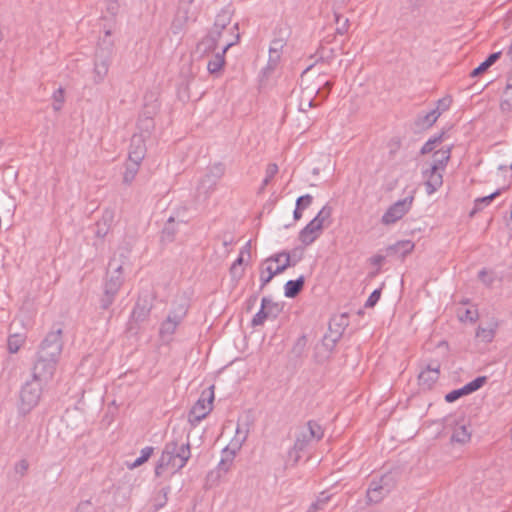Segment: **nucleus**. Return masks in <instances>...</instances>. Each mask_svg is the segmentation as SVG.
I'll return each mask as SVG.
<instances>
[{
    "label": "nucleus",
    "instance_id": "nucleus-57",
    "mask_svg": "<svg viewBox=\"0 0 512 512\" xmlns=\"http://www.w3.org/2000/svg\"><path fill=\"white\" fill-rule=\"evenodd\" d=\"M238 30V23H234L231 27H229V29L225 30V36L222 37L224 43L226 44L228 39H233L234 34L238 33L240 35Z\"/></svg>",
    "mask_w": 512,
    "mask_h": 512
},
{
    "label": "nucleus",
    "instance_id": "nucleus-56",
    "mask_svg": "<svg viewBox=\"0 0 512 512\" xmlns=\"http://www.w3.org/2000/svg\"><path fill=\"white\" fill-rule=\"evenodd\" d=\"M113 220H114V213H113V211L105 210L103 215H102V218L98 222L102 223L103 225L105 224V226L110 228Z\"/></svg>",
    "mask_w": 512,
    "mask_h": 512
},
{
    "label": "nucleus",
    "instance_id": "nucleus-27",
    "mask_svg": "<svg viewBox=\"0 0 512 512\" xmlns=\"http://www.w3.org/2000/svg\"><path fill=\"white\" fill-rule=\"evenodd\" d=\"M414 246L415 245L412 241L402 240L390 246L388 250L392 253L399 254L401 257H405L407 254L413 251Z\"/></svg>",
    "mask_w": 512,
    "mask_h": 512
},
{
    "label": "nucleus",
    "instance_id": "nucleus-30",
    "mask_svg": "<svg viewBox=\"0 0 512 512\" xmlns=\"http://www.w3.org/2000/svg\"><path fill=\"white\" fill-rule=\"evenodd\" d=\"M231 19H232V12H231V10L228 9V8L222 9L217 14L213 26L225 31V30L229 29L228 26L231 23Z\"/></svg>",
    "mask_w": 512,
    "mask_h": 512
},
{
    "label": "nucleus",
    "instance_id": "nucleus-19",
    "mask_svg": "<svg viewBox=\"0 0 512 512\" xmlns=\"http://www.w3.org/2000/svg\"><path fill=\"white\" fill-rule=\"evenodd\" d=\"M111 36V31L106 30L98 42V47L95 54L113 58L114 41L112 40Z\"/></svg>",
    "mask_w": 512,
    "mask_h": 512
},
{
    "label": "nucleus",
    "instance_id": "nucleus-13",
    "mask_svg": "<svg viewBox=\"0 0 512 512\" xmlns=\"http://www.w3.org/2000/svg\"><path fill=\"white\" fill-rule=\"evenodd\" d=\"M240 35L234 34L233 39H228L221 52L215 53L207 63V70L212 75H217L225 65V54L230 47L237 44Z\"/></svg>",
    "mask_w": 512,
    "mask_h": 512
},
{
    "label": "nucleus",
    "instance_id": "nucleus-54",
    "mask_svg": "<svg viewBox=\"0 0 512 512\" xmlns=\"http://www.w3.org/2000/svg\"><path fill=\"white\" fill-rule=\"evenodd\" d=\"M312 200H313V197L310 194H306V195L300 196L296 200V205L304 210L311 205Z\"/></svg>",
    "mask_w": 512,
    "mask_h": 512
},
{
    "label": "nucleus",
    "instance_id": "nucleus-26",
    "mask_svg": "<svg viewBox=\"0 0 512 512\" xmlns=\"http://www.w3.org/2000/svg\"><path fill=\"white\" fill-rule=\"evenodd\" d=\"M502 52H494L490 54L487 59L482 62L478 67L472 70L470 73L471 77H477L480 74L484 73L489 67H491L498 59H500Z\"/></svg>",
    "mask_w": 512,
    "mask_h": 512
},
{
    "label": "nucleus",
    "instance_id": "nucleus-5",
    "mask_svg": "<svg viewBox=\"0 0 512 512\" xmlns=\"http://www.w3.org/2000/svg\"><path fill=\"white\" fill-rule=\"evenodd\" d=\"M281 258H284V262L282 266H277L276 269H273L270 265L267 267H262L260 271V288L263 289L272 279L275 275H278L282 272H284L288 267L295 266L300 260L301 256H299L298 259L291 262L290 253L288 252H280L278 254H275L271 257H269L265 262H280Z\"/></svg>",
    "mask_w": 512,
    "mask_h": 512
},
{
    "label": "nucleus",
    "instance_id": "nucleus-3",
    "mask_svg": "<svg viewBox=\"0 0 512 512\" xmlns=\"http://www.w3.org/2000/svg\"><path fill=\"white\" fill-rule=\"evenodd\" d=\"M42 384L43 382L32 378L22 386L18 406L21 415H27L38 405L42 394Z\"/></svg>",
    "mask_w": 512,
    "mask_h": 512
},
{
    "label": "nucleus",
    "instance_id": "nucleus-53",
    "mask_svg": "<svg viewBox=\"0 0 512 512\" xmlns=\"http://www.w3.org/2000/svg\"><path fill=\"white\" fill-rule=\"evenodd\" d=\"M319 85L320 89H321V94L319 96L322 97V99H326L328 97V94L331 90V88L333 87V83L331 81H325V82H320L318 81L315 85V87Z\"/></svg>",
    "mask_w": 512,
    "mask_h": 512
},
{
    "label": "nucleus",
    "instance_id": "nucleus-10",
    "mask_svg": "<svg viewBox=\"0 0 512 512\" xmlns=\"http://www.w3.org/2000/svg\"><path fill=\"white\" fill-rule=\"evenodd\" d=\"M414 194L415 191H412L410 195L392 204L383 214L381 222L384 225H392L398 220L402 219L403 216L406 215L412 207L414 202Z\"/></svg>",
    "mask_w": 512,
    "mask_h": 512
},
{
    "label": "nucleus",
    "instance_id": "nucleus-41",
    "mask_svg": "<svg viewBox=\"0 0 512 512\" xmlns=\"http://www.w3.org/2000/svg\"><path fill=\"white\" fill-rule=\"evenodd\" d=\"M174 218L170 217L162 230V238L167 241H172L175 235Z\"/></svg>",
    "mask_w": 512,
    "mask_h": 512
},
{
    "label": "nucleus",
    "instance_id": "nucleus-18",
    "mask_svg": "<svg viewBox=\"0 0 512 512\" xmlns=\"http://www.w3.org/2000/svg\"><path fill=\"white\" fill-rule=\"evenodd\" d=\"M322 229H319L316 221H310L300 232L299 240L303 245L308 246L312 244L321 234Z\"/></svg>",
    "mask_w": 512,
    "mask_h": 512
},
{
    "label": "nucleus",
    "instance_id": "nucleus-43",
    "mask_svg": "<svg viewBox=\"0 0 512 512\" xmlns=\"http://www.w3.org/2000/svg\"><path fill=\"white\" fill-rule=\"evenodd\" d=\"M278 173V166L275 163H270L266 168V176L262 182L260 187V192L265 189V187L269 184L272 178Z\"/></svg>",
    "mask_w": 512,
    "mask_h": 512
},
{
    "label": "nucleus",
    "instance_id": "nucleus-59",
    "mask_svg": "<svg viewBox=\"0 0 512 512\" xmlns=\"http://www.w3.org/2000/svg\"><path fill=\"white\" fill-rule=\"evenodd\" d=\"M109 227L105 226V224L103 225L102 223L100 222H97L96 223V230H95V235L98 237V238H104L108 232H109Z\"/></svg>",
    "mask_w": 512,
    "mask_h": 512
},
{
    "label": "nucleus",
    "instance_id": "nucleus-58",
    "mask_svg": "<svg viewBox=\"0 0 512 512\" xmlns=\"http://www.w3.org/2000/svg\"><path fill=\"white\" fill-rule=\"evenodd\" d=\"M185 24L186 23H183L181 17L179 15H176L171 25L173 33L178 34L179 32H181Z\"/></svg>",
    "mask_w": 512,
    "mask_h": 512
},
{
    "label": "nucleus",
    "instance_id": "nucleus-37",
    "mask_svg": "<svg viewBox=\"0 0 512 512\" xmlns=\"http://www.w3.org/2000/svg\"><path fill=\"white\" fill-rule=\"evenodd\" d=\"M331 213L332 208L329 205H325L311 221H316V224H318L319 229L323 230L324 223L326 220L330 218Z\"/></svg>",
    "mask_w": 512,
    "mask_h": 512
},
{
    "label": "nucleus",
    "instance_id": "nucleus-49",
    "mask_svg": "<svg viewBox=\"0 0 512 512\" xmlns=\"http://www.w3.org/2000/svg\"><path fill=\"white\" fill-rule=\"evenodd\" d=\"M29 469V463L26 459H21L14 465V471L19 476L23 477Z\"/></svg>",
    "mask_w": 512,
    "mask_h": 512
},
{
    "label": "nucleus",
    "instance_id": "nucleus-63",
    "mask_svg": "<svg viewBox=\"0 0 512 512\" xmlns=\"http://www.w3.org/2000/svg\"><path fill=\"white\" fill-rule=\"evenodd\" d=\"M177 15H179V16L181 17V19H182L183 23H187L189 20H192V21H194V20H195V18H194V17H192V16H190V15H189V13H188V10H187V9H186V10H183V11H182L181 9H179V11H178Z\"/></svg>",
    "mask_w": 512,
    "mask_h": 512
},
{
    "label": "nucleus",
    "instance_id": "nucleus-11",
    "mask_svg": "<svg viewBox=\"0 0 512 512\" xmlns=\"http://www.w3.org/2000/svg\"><path fill=\"white\" fill-rule=\"evenodd\" d=\"M57 363L55 360L37 355L33 366L32 378L43 383L48 382L54 375Z\"/></svg>",
    "mask_w": 512,
    "mask_h": 512
},
{
    "label": "nucleus",
    "instance_id": "nucleus-39",
    "mask_svg": "<svg viewBox=\"0 0 512 512\" xmlns=\"http://www.w3.org/2000/svg\"><path fill=\"white\" fill-rule=\"evenodd\" d=\"M486 382H487L486 376H479V377L475 378L474 380H472L471 382L464 385V387H465L467 393L471 394V393L477 391L478 389H480Z\"/></svg>",
    "mask_w": 512,
    "mask_h": 512
},
{
    "label": "nucleus",
    "instance_id": "nucleus-48",
    "mask_svg": "<svg viewBox=\"0 0 512 512\" xmlns=\"http://www.w3.org/2000/svg\"><path fill=\"white\" fill-rule=\"evenodd\" d=\"M278 64H272L269 60L267 61L266 66L261 71V83H263L265 80H268V78L274 73L276 70Z\"/></svg>",
    "mask_w": 512,
    "mask_h": 512
},
{
    "label": "nucleus",
    "instance_id": "nucleus-52",
    "mask_svg": "<svg viewBox=\"0 0 512 512\" xmlns=\"http://www.w3.org/2000/svg\"><path fill=\"white\" fill-rule=\"evenodd\" d=\"M329 500V496H325V497H319L315 502H313L309 509H308V512H316L317 510H320V509H323L324 505L328 502Z\"/></svg>",
    "mask_w": 512,
    "mask_h": 512
},
{
    "label": "nucleus",
    "instance_id": "nucleus-23",
    "mask_svg": "<svg viewBox=\"0 0 512 512\" xmlns=\"http://www.w3.org/2000/svg\"><path fill=\"white\" fill-rule=\"evenodd\" d=\"M498 328L497 322H490L487 327L479 326L476 330V337L484 343H490L493 341L496 330Z\"/></svg>",
    "mask_w": 512,
    "mask_h": 512
},
{
    "label": "nucleus",
    "instance_id": "nucleus-2",
    "mask_svg": "<svg viewBox=\"0 0 512 512\" xmlns=\"http://www.w3.org/2000/svg\"><path fill=\"white\" fill-rule=\"evenodd\" d=\"M129 265L128 252H121L118 257L114 255L110 259L104 282V292L100 299L102 309H108L114 302L124 281L123 271Z\"/></svg>",
    "mask_w": 512,
    "mask_h": 512
},
{
    "label": "nucleus",
    "instance_id": "nucleus-40",
    "mask_svg": "<svg viewBox=\"0 0 512 512\" xmlns=\"http://www.w3.org/2000/svg\"><path fill=\"white\" fill-rule=\"evenodd\" d=\"M53 104L52 107L54 111H60L62 109L63 103L65 101L64 89L62 87L58 88L52 95Z\"/></svg>",
    "mask_w": 512,
    "mask_h": 512
},
{
    "label": "nucleus",
    "instance_id": "nucleus-24",
    "mask_svg": "<svg viewBox=\"0 0 512 512\" xmlns=\"http://www.w3.org/2000/svg\"><path fill=\"white\" fill-rule=\"evenodd\" d=\"M139 133H135L133 136H141L143 140L148 138L155 128L154 119L148 116L140 117L137 123Z\"/></svg>",
    "mask_w": 512,
    "mask_h": 512
},
{
    "label": "nucleus",
    "instance_id": "nucleus-50",
    "mask_svg": "<svg viewBox=\"0 0 512 512\" xmlns=\"http://www.w3.org/2000/svg\"><path fill=\"white\" fill-rule=\"evenodd\" d=\"M285 45H286V38L285 37L274 38L271 41L269 50L282 52V50H283Z\"/></svg>",
    "mask_w": 512,
    "mask_h": 512
},
{
    "label": "nucleus",
    "instance_id": "nucleus-16",
    "mask_svg": "<svg viewBox=\"0 0 512 512\" xmlns=\"http://www.w3.org/2000/svg\"><path fill=\"white\" fill-rule=\"evenodd\" d=\"M146 154L145 140L141 136H132L128 160L135 163H141Z\"/></svg>",
    "mask_w": 512,
    "mask_h": 512
},
{
    "label": "nucleus",
    "instance_id": "nucleus-38",
    "mask_svg": "<svg viewBox=\"0 0 512 512\" xmlns=\"http://www.w3.org/2000/svg\"><path fill=\"white\" fill-rule=\"evenodd\" d=\"M501 111L503 113H511L512 112V90L505 89L503 94V99L500 104Z\"/></svg>",
    "mask_w": 512,
    "mask_h": 512
},
{
    "label": "nucleus",
    "instance_id": "nucleus-33",
    "mask_svg": "<svg viewBox=\"0 0 512 512\" xmlns=\"http://www.w3.org/2000/svg\"><path fill=\"white\" fill-rule=\"evenodd\" d=\"M235 458V452L225 448L222 452V458L218 464L219 471L228 472Z\"/></svg>",
    "mask_w": 512,
    "mask_h": 512
},
{
    "label": "nucleus",
    "instance_id": "nucleus-55",
    "mask_svg": "<svg viewBox=\"0 0 512 512\" xmlns=\"http://www.w3.org/2000/svg\"><path fill=\"white\" fill-rule=\"evenodd\" d=\"M207 35L215 39V42L219 44L222 37L225 36V31L213 26Z\"/></svg>",
    "mask_w": 512,
    "mask_h": 512
},
{
    "label": "nucleus",
    "instance_id": "nucleus-29",
    "mask_svg": "<svg viewBox=\"0 0 512 512\" xmlns=\"http://www.w3.org/2000/svg\"><path fill=\"white\" fill-rule=\"evenodd\" d=\"M471 439V433L465 425L458 426L454 429L451 435V442L458 444H465Z\"/></svg>",
    "mask_w": 512,
    "mask_h": 512
},
{
    "label": "nucleus",
    "instance_id": "nucleus-28",
    "mask_svg": "<svg viewBox=\"0 0 512 512\" xmlns=\"http://www.w3.org/2000/svg\"><path fill=\"white\" fill-rule=\"evenodd\" d=\"M26 335L23 333L10 334L7 340L8 351L12 354L17 353L25 343Z\"/></svg>",
    "mask_w": 512,
    "mask_h": 512
},
{
    "label": "nucleus",
    "instance_id": "nucleus-31",
    "mask_svg": "<svg viewBox=\"0 0 512 512\" xmlns=\"http://www.w3.org/2000/svg\"><path fill=\"white\" fill-rule=\"evenodd\" d=\"M268 303V298L263 297L261 300V308L260 310L254 315L251 325L253 327L263 325L265 320L270 319V316H268L266 305Z\"/></svg>",
    "mask_w": 512,
    "mask_h": 512
},
{
    "label": "nucleus",
    "instance_id": "nucleus-44",
    "mask_svg": "<svg viewBox=\"0 0 512 512\" xmlns=\"http://www.w3.org/2000/svg\"><path fill=\"white\" fill-rule=\"evenodd\" d=\"M266 309L268 316H270V319L274 320L282 312L283 307L279 303L273 302L271 299L268 298Z\"/></svg>",
    "mask_w": 512,
    "mask_h": 512
},
{
    "label": "nucleus",
    "instance_id": "nucleus-9",
    "mask_svg": "<svg viewBox=\"0 0 512 512\" xmlns=\"http://www.w3.org/2000/svg\"><path fill=\"white\" fill-rule=\"evenodd\" d=\"M187 313V306L179 304L172 308L166 319L162 322L159 334L162 340L170 341L177 327L182 322Z\"/></svg>",
    "mask_w": 512,
    "mask_h": 512
},
{
    "label": "nucleus",
    "instance_id": "nucleus-20",
    "mask_svg": "<svg viewBox=\"0 0 512 512\" xmlns=\"http://www.w3.org/2000/svg\"><path fill=\"white\" fill-rule=\"evenodd\" d=\"M313 93H315L316 95H320L322 93L319 85L313 87L312 89H309L308 87L303 88L299 103V109L301 111L305 112L308 109L315 107L317 105L314 101V98L312 97Z\"/></svg>",
    "mask_w": 512,
    "mask_h": 512
},
{
    "label": "nucleus",
    "instance_id": "nucleus-6",
    "mask_svg": "<svg viewBox=\"0 0 512 512\" xmlns=\"http://www.w3.org/2000/svg\"><path fill=\"white\" fill-rule=\"evenodd\" d=\"M323 436L324 430L321 425L314 420H309L307 422V429L297 436L290 453L292 454L294 452L296 454V460H298L300 457L299 452L304 451L313 440L320 441Z\"/></svg>",
    "mask_w": 512,
    "mask_h": 512
},
{
    "label": "nucleus",
    "instance_id": "nucleus-34",
    "mask_svg": "<svg viewBox=\"0 0 512 512\" xmlns=\"http://www.w3.org/2000/svg\"><path fill=\"white\" fill-rule=\"evenodd\" d=\"M501 194V189L496 190L488 196L477 198L474 202V208L471 211V215L483 209L484 206L489 205L493 199Z\"/></svg>",
    "mask_w": 512,
    "mask_h": 512
},
{
    "label": "nucleus",
    "instance_id": "nucleus-45",
    "mask_svg": "<svg viewBox=\"0 0 512 512\" xmlns=\"http://www.w3.org/2000/svg\"><path fill=\"white\" fill-rule=\"evenodd\" d=\"M335 18L337 24L336 33L340 35L345 34L348 30L349 20L338 14L335 15Z\"/></svg>",
    "mask_w": 512,
    "mask_h": 512
},
{
    "label": "nucleus",
    "instance_id": "nucleus-64",
    "mask_svg": "<svg viewBox=\"0 0 512 512\" xmlns=\"http://www.w3.org/2000/svg\"><path fill=\"white\" fill-rule=\"evenodd\" d=\"M230 273H231L232 277L240 278L243 274V270L236 265H232L230 268Z\"/></svg>",
    "mask_w": 512,
    "mask_h": 512
},
{
    "label": "nucleus",
    "instance_id": "nucleus-15",
    "mask_svg": "<svg viewBox=\"0 0 512 512\" xmlns=\"http://www.w3.org/2000/svg\"><path fill=\"white\" fill-rule=\"evenodd\" d=\"M437 166H430V168L424 171V177L426 178V192L427 194H433L443 183V177Z\"/></svg>",
    "mask_w": 512,
    "mask_h": 512
},
{
    "label": "nucleus",
    "instance_id": "nucleus-12",
    "mask_svg": "<svg viewBox=\"0 0 512 512\" xmlns=\"http://www.w3.org/2000/svg\"><path fill=\"white\" fill-rule=\"evenodd\" d=\"M225 174V165L223 163H215L209 167L208 172L204 175L200 182L199 189L204 190V193L210 195L217 186L218 181Z\"/></svg>",
    "mask_w": 512,
    "mask_h": 512
},
{
    "label": "nucleus",
    "instance_id": "nucleus-25",
    "mask_svg": "<svg viewBox=\"0 0 512 512\" xmlns=\"http://www.w3.org/2000/svg\"><path fill=\"white\" fill-rule=\"evenodd\" d=\"M450 154L451 146L436 151L433 155L434 160L431 166H437L438 169L443 170L450 160Z\"/></svg>",
    "mask_w": 512,
    "mask_h": 512
},
{
    "label": "nucleus",
    "instance_id": "nucleus-32",
    "mask_svg": "<svg viewBox=\"0 0 512 512\" xmlns=\"http://www.w3.org/2000/svg\"><path fill=\"white\" fill-rule=\"evenodd\" d=\"M140 164L141 163H135L133 161L127 160L125 164V172L123 174V182L125 184L129 185L133 182L139 171Z\"/></svg>",
    "mask_w": 512,
    "mask_h": 512
},
{
    "label": "nucleus",
    "instance_id": "nucleus-21",
    "mask_svg": "<svg viewBox=\"0 0 512 512\" xmlns=\"http://www.w3.org/2000/svg\"><path fill=\"white\" fill-rule=\"evenodd\" d=\"M441 111L435 108L426 114H419L415 120V125L419 128L425 129L431 127L440 117Z\"/></svg>",
    "mask_w": 512,
    "mask_h": 512
},
{
    "label": "nucleus",
    "instance_id": "nucleus-47",
    "mask_svg": "<svg viewBox=\"0 0 512 512\" xmlns=\"http://www.w3.org/2000/svg\"><path fill=\"white\" fill-rule=\"evenodd\" d=\"M460 321L475 322L478 319V311L476 309H465L462 314L459 313Z\"/></svg>",
    "mask_w": 512,
    "mask_h": 512
},
{
    "label": "nucleus",
    "instance_id": "nucleus-51",
    "mask_svg": "<svg viewBox=\"0 0 512 512\" xmlns=\"http://www.w3.org/2000/svg\"><path fill=\"white\" fill-rule=\"evenodd\" d=\"M380 296H381V290L380 289H375L371 294L370 296L368 297L366 303H365V307L366 308H372L376 305V303L379 301L380 299Z\"/></svg>",
    "mask_w": 512,
    "mask_h": 512
},
{
    "label": "nucleus",
    "instance_id": "nucleus-1",
    "mask_svg": "<svg viewBox=\"0 0 512 512\" xmlns=\"http://www.w3.org/2000/svg\"><path fill=\"white\" fill-rule=\"evenodd\" d=\"M191 457V448L188 437L176 435L172 432V438L166 442L162 454L155 466V475L160 477L164 471L171 470L172 474L180 471Z\"/></svg>",
    "mask_w": 512,
    "mask_h": 512
},
{
    "label": "nucleus",
    "instance_id": "nucleus-62",
    "mask_svg": "<svg viewBox=\"0 0 512 512\" xmlns=\"http://www.w3.org/2000/svg\"><path fill=\"white\" fill-rule=\"evenodd\" d=\"M281 55H282V52L269 50V58H268V60L272 64H279L280 60H281Z\"/></svg>",
    "mask_w": 512,
    "mask_h": 512
},
{
    "label": "nucleus",
    "instance_id": "nucleus-46",
    "mask_svg": "<svg viewBox=\"0 0 512 512\" xmlns=\"http://www.w3.org/2000/svg\"><path fill=\"white\" fill-rule=\"evenodd\" d=\"M465 395H468V393H467L465 387L463 386L462 388L455 389V390H452L451 392L447 393L445 395V400L448 403H452V402L456 401L457 399H459L460 397L465 396Z\"/></svg>",
    "mask_w": 512,
    "mask_h": 512
},
{
    "label": "nucleus",
    "instance_id": "nucleus-60",
    "mask_svg": "<svg viewBox=\"0 0 512 512\" xmlns=\"http://www.w3.org/2000/svg\"><path fill=\"white\" fill-rule=\"evenodd\" d=\"M75 512H92V503L90 500L81 501Z\"/></svg>",
    "mask_w": 512,
    "mask_h": 512
},
{
    "label": "nucleus",
    "instance_id": "nucleus-17",
    "mask_svg": "<svg viewBox=\"0 0 512 512\" xmlns=\"http://www.w3.org/2000/svg\"><path fill=\"white\" fill-rule=\"evenodd\" d=\"M112 62V57H106L102 55L95 54L94 60V73L96 83H100L107 76L110 64Z\"/></svg>",
    "mask_w": 512,
    "mask_h": 512
},
{
    "label": "nucleus",
    "instance_id": "nucleus-42",
    "mask_svg": "<svg viewBox=\"0 0 512 512\" xmlns=\"http://www.w3.org/2000/svg\"><path fill=\"white\" fill-rule=\"evenodd\" d=\"M444 133L439 134L438 136H435L433 138H430L421 148L420 153L425 155L433 151L436 144H439L442 142Z\"/></svg>",
    "mask_w": 512,
    "mask_h": 512
},
{
    "label": "nucleus",
    "instance_id": "nucleus-36",
    "mask_svg": "<svg viewBox=\"0 0 512 512\" xmlns=\"http://www.w3.org/2000/svg\"><path fill=\"white\" fill-rule=\"evenodd\" d=\"M154 452V448L152 446H147L141 450V455L131 464H128L130 469H135L145 462L152 456Z\"/></svg>",
    "mask_w": 512,
    "mask_h": 512
},
{
    "label": "nucleus",
    "instance_id": "nucleus-35",
    "mask_svg": "<svg viewBox=\"0 0 512 512\" xmlns=\"http://www.w3.org/2000/svg\"><path fill=\"white\" fill-rule=\"evenodd\" d=\"M218 44L215 42V39L211 38L210 36L206 35L198 44H197V50L200 51L202 54L209 53L211 51H214L217 48Z\"/></svg>",
    "mask_w": 512,
    "mask_h": 512
},
{
    "label": "nucleus",
    "instance_id": "nucleus-7",
    "mask_svg": "<svg viewBox=\"0 0 512 512\" xmlns=\"http://www.w3.org/2000/svg\"><path fill=\"white\" fill-rule=\"evenodd\" d=\"M214 401V386L202 391L199 399L193 405L189 413V422L196 425L204 419L212 410Z\"/></svg>",
    "mask_w": 512,
    "mask_h": 512
},
{
    "label": "nucleus",
    "instance_id": "nucleus-14",
    "mask_svg": "<svg viewBox=\"0 0 512 512\" xmlns=\"http://www.w3.org/2000/svg\"><path fill=\"white\" fill-rule=\"evenodd\" d=\"M439 374L440 364L437 361H432L420 372L418 376L419 384L424 388H431L438 380Z\"/></svg>",
    "mask_w": 512,
    "mask_h": 512
},
{
    "label": "nucleus",
    "instance_id": "nucleus-4",
    "mask_svg": "<svg viewBox=\"0 0 512 512\" xmlns=\"http://www.w3.org/2000/svg\"><path fill=\"white\" fill-rule=\"evenodd\" d=\"M396 486V479L392 473L382 475L378 479H372L366 491L368 504L381 502Z\"/></svg>",
    "mask_w": 512,
    "mask_h": 512
},
{
    "label": "nucleus",
    "instance_id": "nucleus-8",
    "mask_svg": "<svg viewBox=\"0 0 512 512\" xmlns=\"http://www.w3.org/2000/svg\"><path fill=\"white\" fill-rule=\"evenodd\" d=\"M63 348L62 329L49 332L41 342L37 355L58 362Z\"/></svg>",
    "mask_w": 512,
    "mask_h": 512
},
{
    "label": "nucleus",
    "instance_id": "nucleus-61",
    "mask_svg": "<svg viewBox=\"0 0 512 512\" xmlns=\"http://www.w3.org/2000/svg\"><path fill=\"white\" fill-rule=\"evenodd\" d=\"M450 104H451V99L448 97H445V98L439 99L437 101L436 108H439V111H441V114H442L444 111L448 110V108L450 107Z\"/></svg>",
    "mask_w": 512,
    "mask_h": 512
},
{
    "label": "nucleus",
    "instance_id": "nucleus-22",
    "mask_svg": "<svg viewBox=\"0 0 512 512\" xmlns=\"http://www.w3.org/2000/svg\"><path fill=\"white\" fill-rule=\"evenodd\" d=\"M305 278L303 275L299 276L296 280H289L284 286V294L287 298L296 297L303 289Z\"/></svg>",
    "mask_w": 512,
    "mask_h": 512
}]
</instances>
